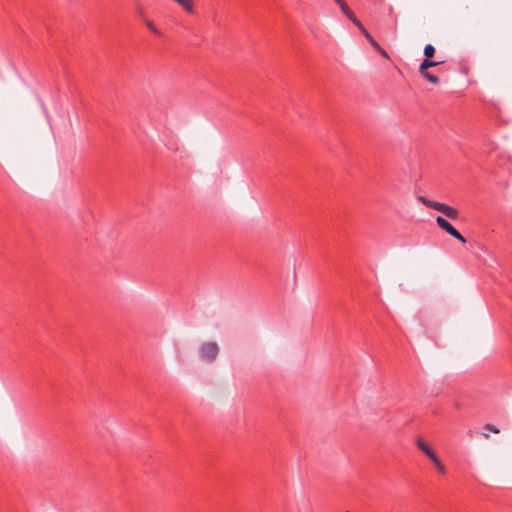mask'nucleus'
<instances>
[{"label": "nucleus", "instance_id": "f257e3e1", "mask_svg": "<svg viewBox=\"0 0 512 512\" xmlns=\"http://www.w3.org/2000/svg\"><path fill=\"white\" fill-rule=\"evenodd\" d=\"M442 61H433L430 58H426L422 61V63L419 66V73L429 82L433 84L439 83V78L431 73H429L427 70L431 67H435L439 64H441Z\"/></svg>", "mask_w": 512, "mask_h": 512}, {"label": "nucleus", "instance_id": "f03ea898", "mask_svg": "<svg viewBox=\"0 0 512 512\" xmlns=\"http://www.w3.org/2000/svg\"><path fill=\"white\" fill-rule=\"evenodd\" d=\"M219 348L215 342L203 343L199 348L200 357L207 361H213L217 357Z\"/></svg>", "mask_w": 512, "mask_h": 512}, {"label": "nucleus", "instance_id": "7ed1b4c3", "mask_svg": "<svg viewBox=\"0 0 512 512\" xmlns=\"http://www.w3.org/2000/svg\"><path fill=\"white\" fill-rule=\"evenodd\" d=\"M436 223L450 236L459 240L461 243H466V239L445 218H443L442 216H437Z\"/></svg>", "mask_w": 512, "mask_h": 512}, {"label": "nucleus", "instance_id": "20e7f679", "mask_svg": "<svg viewBox=\"0 0 512 512\" xmlns=\"http://www.w3.org/2000/svg\"><path fill=\"white\" fill-rule=\"evenodd\" d=\"M433 209L443 213L446 217H448L451 220H456L459 217L458 210L445 203L437 202V204L433 205Z\"/></svg>", "mask_w": 512, "mask_h": 512}, {"label": "nucleus", "instance_id": "39448f33", "mask_svg": "<svg viewBox=\"0 0 512 512\" xmlns=\"http://www.w3.org/2000/svg\"><path fill=\"white\" fill-rule=\"evenodd\" d=\"M417 448L421 450L431 461L435 460L438 456L435 451L422 438H417L415 442Z\"/></svg>", "mask_w": 512, "mask_h": 512}, {"label": "nucleus", "instance_id": "423d86ee", "mask_svg": "<svg viewBox=\"0 0 512 512\" xmlns=\"http://www.w3.org/2000/svg\"><path fill=\"white\" fill-rule=\"evenodd\" d=\"M341 9V11L357 26L361 27V22L356 18L355 14L348 7L346 2L342 0L340 3H337Z\"/></svg>", "mask_w": 512, "mask_h": 512}, {"label": "nucleus", "instance_id": "0eeeda50", "mask_svg": "<svg viewBox=\"0 0 512 512\" xmlns=\"http://www.w3.org/2000/svg\"><path fill=\"white\" fill-rule=\"evenodd\" d=\"M358 29L363 33V35L369 41L373 48L380 49V45L376 42V40L371 36V34L365 29V27L362 24L361 27H358Z\"/></svg>", "mask_w": 512, "mask_h": 512}, {"label": "nucleus", "instance_id": "6e6552de", "mask_svg": "<svg viewBox=\"0 0 512 512\" xmlns=\"http://www.w3.org/2000/svg\"><path fill=\"white\" fill-rule=\"evenodd\" d=\"M437 469V471L440 473V474H445L446 473V468L444 466V464L441 462L440 458L437 457L435 460L432 461Z\"/></svg>", "mask_w": 512, "mask_h": 512}, {"label": "nucleus", "instance_id": "1a4fd4ad", "mask_svg": "<svg viewBox=\"0 0 512 512\" xmlns=\"http://www.w3.org/2000/svg\"><path fill=\"white\" fill-rule=\"evenodd\" d=\"M418 201L421 202L422 204H424L425 206L429 207V208H432L433 209V205L434 204H437L438 201H433V200H429L427 199L426 197L424 196H418Z\"/></svg>", "mask_w": 512, "mask_h": 512}, {"label": "nucleus", "instance_id": "9d476101", "mask_svg": "<svg viewBox=\"0 0 512 512\" xmlns=\"http://www.w3.org/2000/svg\"><path fill=\"white\" fill-rule=\"evenodd\" d=\"M435 54V48L432 44H427L424 48V55L426 58H432Z\"/></svg>", "mask_w": 512, "mask_h": 512}, {"label": "nucleus", "instance_id": "9b49d317", "mask_svg": "<svg viewBox=\"0 0 512 512\" xmlns=\"http://www.w3.org/2000/svg\"><path fill=\"white\" fill-rule=\"evenodd\" d=\"M146 26H147V28H148L152 33H154V34H156V35H160V31H159V29L155 26V24H154L152 21L147 20V21H146Z\"/></svg>", "mask_w": 512, "mask_h": 512}, {"label": "nucleus", "instance_id": "f8f14e48", "mask_svg": "<svg viewBox=\"0 0 512 512\" xmlns=\"http://www.w3.org/2000/svg\"><path fill=\"white\" fill-rule=\"evenodd\" d=\"M484 429L488 430V431H491L493 433H496V434L499 433V429L496 428L495 426L491 425V424L485 425Z\"/></svg>", "mask_w": 512, "mask_h": 512}, {"label": "nucleus", "instance_id": "ddd939ff", "mask_svg": "<svg viewBox=\"0 0 512 512\" xmlns=\"http://www.w3.org/2000/svg\"><path fill=\"white\" fill-rule=\"evenodd\" d=\"M381 56H383L384 58L386 59H389V55L388 53L380 46V49H376Z\"/></svg>", "mask_w": 512, "mask_h": 512}, {"label": "nucleus", "instance_id": "4468645a", "mask_svg": "<svg viewBox=\"0 0 512 512\" xmlns=\"http://www.w3.org/2000/svg\"><path fill=\"white\" fill-rule=\"evenodd\" d=\"M483 435H484L485 438L489 437V435L487 433H484Z\"/></svg>", "mask_w": 512, "mask_h": 512}, {"label": "nucleus", "instance_id": "2eb2a0df", "mask_svg": "<svg viewBox=\"0 0 512 512\" xmlns=\"http://www.w3.org/2000/svg\"><path fill=\"white\" fill-rule=\"evenodd\" d=\"M336 3H340L342 0H334Z\"/></svg>", "mask_w": 512, "mask_h": 512}]
</instances>
